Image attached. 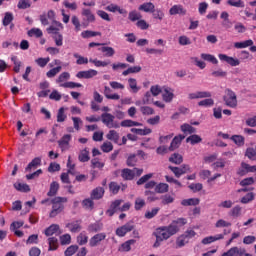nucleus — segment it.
<instances>
[{"label":"nucleus","instance_id":"obj_46","mask_svg":"<svg viewBox=\"0 0 256 256\" xmlns=\"http://www.w3.org/2000/svg\"><path fill=\"white\" fill-rule=\"evenodd\" d=\"M109 191L112 193V195H117L119 191H121V185L117 182H110L109 183Z\"/></svg>","mask_w":256,"mask_h":256},{"label":"nucleus","instance_id":"obj_30","mask_svg":"<svg viewBox=\"0 0 256 256\" xmlns=\"http://www.w3.org/2000/svg\"><path fill=\"white\" fill-rule=\"evenodd\" d=\"M173 97H175L173 92L169 91V88H165L162 94L163 101H165V103H171V101H173Z\"/></svg>","mask_w":256,"mask_h":256},{"label":"nucleus","instance_id":"obj_7","mask_svg":"<svg viewBox=\"0 0 256 256\" xmlns=\"http://www.w3.org/2000/svg\"><path fill=\"white\" fill-rule=\"evenodd\" d=\"M122 203H123V200H121V199L114 200L110 204V207L106 211V214L109 215V217H113V215H115V213H117V211H119V209H121Z\"/></svg>","mask_w":256,"mask_h":256},{"label":"nucleus","instance_id":"obj_29","mask_svg":"<svg viewBox=\"0 0 256 256\" xmlns=\"http://www.w3.org/2000/svg\"><path fill=\"white\" fill-rule=\"evenodd\" d=\"M81 37L82 39H91V37H101V32L86 30L81 32Z\"/></svg>","mask_w":256,"mask_h":256},{"label":"nucleus","instance_id":"obj_56","mask_svg":"<svg viewBox=\"0 0 256 256\" xmlns=\"http://www.w3.org/2000/svg\"><path fill=\"white\" fill-rule=\"evenodd\" d=\"M146 203L143 198H136L134 203V209L135 211H141L143 207H145Z\"/></svg>","mask_w":256,"mask_h":256},{"label":"nucleus","instance_id":"obj_40","mask_svg":"<svg viewBox=\"0 0 256 256\" xmlns=\"http://www.w3.org/2000/svg\"><path fill=\"white\" fill-rule=\"evenodd\" d=\"M103 229V224L96 222L88 226L89 233H99Z\"/></svg>","mask_w":256,"mask_h":256},{"label":"nucleus","instance_id":"obj_10","mask_svg":"<svg viewBox=\"0 0 256 256\" xmlns=\"http://www.w3.org/2000/svg\"><path fill=\"white\" fill-rule=\"evenodd\" d=\"M97 74H98L97 70L90 69L86 71H79L76 74V77L78 79H93V77H97Z\"/></svg>","mask_w":256,"mask_h":256},{"label":"nucleus","instance_id":"obj_36","mask_svg":"<svg viewBox=\"0 0 256 256\" xmlns=\"http://www.w3.org/2000/svg\"><path fill=\"white\" fill-rule=\"evenodd\" d=\"M141 66H131L128 69L124 70L122 72V75L124 77H127V75H131L132 73H141Z\"/></svg>","mask_w":256,"mask_h":256},{"label":"nucleus","instance_id":"obj_48","mask_svg":"<svg viewBox=\"0 0 256 256\" xmlns=\"http://www.w3.org/2000/svg\"><path fill=\"white\" fill-rule=\"evenodd\" d=\"M169 191V184L167 183H159L155 187L156 193H167Z\"/></svg>","mask_w":256,"mask_h":256},{"label":"nucleus","instance_id":"obj_11","mask_svg":"<svg viewBox=\"0 0 256 256\" xmlns=\"http://www.w3.org/2000/svg\"><path fill=\"white\" fill-rule=\"evenodd\" d=\"M170 15H187V9L181 4L174 5L169 10Z\"/></svg>","mask_w":256,"mask_h":256},{"label":"nucleus","instance_id":"obj_38","mask_svg":"<svg viewBox=\"0 0 256 256\" xmlns=\"http://www.w3.org/2000/svg\"><path fill=\"white\" fill-rule=\"evenodd\" d=\"M241 211H243V208L240 205H236L230 210L229 215L237 219V217H241Z\"/></svg>","mask_w":256,"mask_h":256},{"label":"nucleus","instance_id":"obj_24","mask_svg":"<svg viewBox=\"0 0 256 256\" xmlns=\"http://www.w3.org/2000/svg\"><path fill=\"white\" fill-rule=\"evenodd\" d=\"M48 251H57L59 248V240L56 237L48 238Z\"/></svg>","mask_w":256,"mask_h":256},{"label":"nucleus","instance_id":"obj_35","mask_svg":"<svg viewBox=\"0 0 256 256\" xmlns=\"http://www.w3.org/2000/svg\"><path fill=\"white\" fill-rule=\"evenodd\" d=\"M58 191H59V184L54 181L50 184V190L48 191L47 196L55 197V195H57Z\"/></svg>","mask_w":256,"mask_h":256},{"label":"nucleus","instance_id":"obj_33","mask_svg":"<svg viewBox=\"0 0 256 256\" xmlns=\"http://www.w3.org/2000/svg\"><path fill=\"white\" fill-rule=\"evenodd\" d=\"M201 59H203L204 61H208V63H212L213 65H217V63H219V60H217V58L212 54L202 53Z\"/></svg>","mask_w":256,"mask_h":256},{"label":"nucleus","instance_id":"obj_27","mask_svg":"<svg viewBox=\"0 0 256 256\" xmlns=\"http://www.w3.org/2000/svg\"><path fill=\"white\" fill-rule=\"evenodd\" d=\"M98 51L104 53V57H113V55H115V49L110 46H103L98 48Z\"/></svg>","mask_w":256,"mask_h":256},{"label":"nucleus","instance_id":"obj_55","mask_svg":"<svg viewBox=\"0 0 256 256\" xmlns=\"http://www.w3.org/2000/svg\"><path fill=\"white\" fill-rule=\"evenodd\" d=\"M151 13L153 19H158L159 21H163V18L165 17V13H163L161 9L154 8Z\"/></svg>","mask_w":256,"mask_h":256},{"label":"nucleus","instance_id":"obj_42","mask_svg":"<svg viewBox=\"0 0 256 256\" xmlns=\"http://www.w3.org/2000/svg\"><path fill=\"white\" fill-rule=\"evenodd\" d=\"M60 87H63L64 89H75V88L83 87V84L70 81V82H65L60 84Z\"/></svg>","mask_w":256,"mask_h":256},{"label":"nucleus","instance_id":"obj_32","mask_svg":"<svg viewBox=\"0 0 256 256\" xmlns=\"http://www.w3.org/2000/svg\"><path fill=\"white\" fill-rule=\"evenodd\" d=\"M170 163H174V165H181L183 163V156L179 153H174L169 158Z\"/></svg>","mask_w":256,"mask_h":256},{"label":"nucleus","instance_id":"obj_28","mask_svg":"<svg viewBox=\"0 0 256 256\" xmlns=\"http://www.w3.org/2000/svg\"><path fill=\"white\" fill-rule=\"evenodd\" d=\"M128 19L129 21H132V23H135V21L143 19V15H141L137 10H132L128 13Z\"/></svg>","mask_w":256,"mask_h":256},{"label":"nucleus","instance_id":"obj_47","mask_svg":"<svg viewBox=\"0 0 256 256\" xmlns=\"http://www.w3.org/2000/svg\"><path fill=\"white\" fill-rule=\"evenodd\" d=\"M39 166H41V158L36 157L27 165L26 171H31L32 168H36Z\"/></svg>","mask_w":256,"mask_h":256},{"label":"nucleus","instance_id":"obj_57","mask_svg":"<svg viewBox=\"0 0 256 256\" xmlns=\"http://www.w3.org/2000/svg\"><path fill=\"white\" fill-rule=\"evenodd\" d=\"M73 56L75 57V59H77V65H87V63H89V59L87 57H83L77 53H75Z\"/></svg>","mask_w":256,"mask_h":256},{"label":"nucleus","instance_id":"obj_31","mask_svg":"<svg viewBox=\"0 0 256 256\" xmlns=\"http://www.w3.org/2000/svg\"><path fill=\"white\" fill-rule=\"evenodd\" d=\"M251 45H253V40H251V39L245 40L243 42H235L234 43V47L236 49H247V47H251Z\"/></svg>","mask_w":256,"mask_h":256},{"label":"nucleus","instance_id":"obj_20","mask_svg":"<svg viewBox=\"0 0 256 256\" xmlns=\"http://www.w3.org/2000/svg\"><path fill=\"white\" fill-rule=\"evenodd\" d=\"M106 138L108 139V141H113V143H116V145H121V144H119V132L118 131L110 130L107 133Z\"/></svg>","mask_w":256,"mask_h":256},{"label":"nucleus","instance_id":"obj_51","mask_svg":"<svg viewBox=\"0 0 256 256\" xmlns=\"http://www.w3.org/2000/svg\"><path fill=\"white\" fill-rule=\"evenodd\" d=\"M245 157H248L250 161H256V146L254 148H247L245 152Z\"/></svg>","mask_w":256,"mask_h":256},{"label":"nucleus","instance_id":"obj_3","mask_svg":"<svg viewBox=\"0 0 256 256\" xmlns=\"http://www.w3.org/2000/svg\"><path fill=\"white\" fill-rule=\"evenodd\" d=\"M101 121L108 129H119L121 127L119 122L115 121V116L111 113H103L101 115Z\"/></svg>","mask_w":256,"mask_h":256},{"label":"nucleus","instance_id":"obj_53","mask_svg":"<svg viewBox=\"0 0 256 256\" xmlns=\"http://www.w3.org/2000/svg\"><path fill=\"white\" fill-rule=\"evenodd\" d=\"M121 127H141V123L133 120H124L120 123Z\"/></svg>","mask_w":256,"mask_h":256},{"label":"nucleus","instance_id":"obj_9","mask_svg":"<svg viewBox=\"0 0 256 256\" xmlns=\"http://www.w3.org/2000/svg\"><path fill=\"white\" fill-rule=\"evenodd\" d=\"M218 58L220 59V61H224L225 63H228V65H231V67H237L241 64L239 59L227 56V54H219Z\"/></svg>","mask_w":256,"mask_h":256},{"label":"nucleus","instance_id":"obj_50","mask_svg":"<svg viewBox=\"0 0 256 256\" xmlns=\"http://www.w3.org/2000/svg\"><path fill=\"white\" fill-rule=\"evenodd\" d=\"M71 23L74 25V30L76 33H79V31H81V21L79 20V17L73 15L71 17Z\"/></svg>","mask_w":256,"mask_h":256},{"label":"nucleus","instance_id":"obj_5","mask_svg":"<svg viewBox=\"0 0 256 256\" xmlns=\"http://www.w3.org/2000/svg\"><path fill=\"white\" fill-rule=\"evenodd\" d=\"M133 229H135V224H133V222H128L116 229V235L117 237H125L126 233H131Z\"/></svg>","mask_w":256,"mask_h":256},{"label":"nucleus","instance_id":"obj_64","mask_svg":"<svg viewBox=\"0 0 256 256\" xmlns=\"http://www.w3.org/2000/svg\"><path fill=\"white\" fill-rule=\"evenodd\" d=\"M136 27L142 31H147V29H149V23L140 18V20L136 22Z\"/></svg>","mask_w":256,"mask_h":256},{"label":"nucleus","instance_id":"obj_60","mask_svg":"<svg viewBox=\"0 0 256 256\" xmlns=\"http://www.w3.org/2000/svg\"><path fill=\"white\" fill-rule=\"evenodd\" d=\"M88 241H89V236H87L85 233H80L77 236L78 245H87Z\"/></svg>","mask_w":256,"mask_h":256},{"label":"nucleus","instance_id":"obj_6","mask_svg":"<svg viewBox=\"0 0 256 256\" xmlns=\"http://www.w3.org/2000/svg\"><path fill=\"white\" fill-rule=\"evenodd\" d=\"M105 10L109 11V13H119L122 17H127L128 15L127 9L113 3L106 6Z\"/></svg>","mask_w":256,"mask_h":256},{"label":"nucleus","instance_id":"obj_19","mask_svg":"<svg viewBox=\"0 0 256 256\" xmlns=\"http://www.w3.org/2000/svg\"><path fill=\"white\" fill-rule=\"evenodd\" d=\"M155 9V4L153 2H145L138 7V11H143L144 13H152Z\"/></svg>","mask_w":256,"mask_h":256},{"label":"nucleus","instance_id":"obj_4","mask_svg":"<svg viewBox=\"0 0 256 256\" xmlns=\"http://www.w3.org/2000/svg\"><path fill=\"white\" fill-rule=\"evenodd\" d=\"M223 100L227 107H231L232 109H235V107H237V94H235L233 90L227 89L226 95L223 97Z\"/></svg>","mask_w":256,"mask_h":256},{"label":"nucleus","instance_id":"obj_41","mask_svg":"<svg viewBox=\"0 0 256 256\" xmlns=\"http://www.w3.org/2000/svg\"><path fill=\"white\" fill-rule=\"evenodd\" d=\"M14 188L17 191H21V193H29V191H31V188L29 187V185L23 184V183H15Z\"/></svg>","mask_w":256,"mask_h":256},{"label":"nucleus","instance_id":"obj_59","mask_svg":"<svg viewBox=\"0 0 256 256\" xmlns=\"http://www.w3.org/2000/svg\"><path fill=\"white\" fill-rule=\"evenodd\" d=\"M227 4L230 5V7H237V8L245 7V2H243V0H228Z\"/></svg>","mask_w":256,"mask_h":256},{"label":"nucleus","instance_id":"obj_15","mask_svg":"<svg viewBox=\"0 0 256 256\" xmlns=\"http://www.w3.org/2000/svg\"><path fill=\"white\" fill-rule=\"evenodd\" d=\"M183 139H185V136H183V135L175 136L173 138L168 150L175 151V149H179V146L181 145V141H183Z\"/></svg>","mask_w":256,"mask_h":256},{"label":"nucleus","instance_id":"obj_13","mask_svg":"<svg viewBox=\"0 0 256 256\" xmlns=\"http://www.w3.org/2000/svg\"><path fill=\"white\" fill-rule=\"evenodd\" d=\"M71 141V134H65L59 141L58 145L62 151L69 149V142Z\"/></svg>","mask_w":256,"mask_h":256},{"label":"nucleus","instance_id":"obj_18","mask_svg":"<svg viewBox=\"0 0 256 256\" xmlns=\"http://www.w3.org/2000/svg\"><path fill=\"white\" fill-rule=\"evenodd\" d=\"M56 26L51 25L49 28H47V33L49 35H59L60 29H63V24L61 22H54Z\"/></svg>","mask_w":256,"mask_h":256},{"label":"nucleus","instance_id":"obj_54","mask_svg":"<svg viewBox=\"0 0 256 256\" xmlns=\"http://www.w3.org/2000/svg\"><path fill=\"white\" fill-rule=\"evenodd\" d=\"M61 66H57L55 68L50 69L47 73L46 76L48 77V79H53V77H55L56 75H58V73H61Z\"/></svg>","mask_w":256,"mask_h":256},{"label":"nucleus","instance_id":"obj_8","mask_svg":"<svg viewBox=\"0 0 256 256\" xmlns=\"http://www.w3.org/2000/svg\"><path fill=\"white\" fill-rule=\"evenodd\" d=\"M105 239H107V234L98 233L90 238L89 245L90 247H97V245H100L101 241H105Z\"/></svg>","mask_w":256,"mask_h":256},{"label":"nucleus","instance_id":"obj_63","mask_svg":"<svg viewBox=\"0 0 256 256\" xmlns=\"http://www.w3.org/2000/svg\"><path fill=\"white\" fill-rule=\"evenodd\" d=\"M129 87L132 89L133 93H139V87L137 86V79L129 78L128 79Z\"/></svg>","mask_w":256,"mask_h":256},{"label":"nucleus","instance_id":"obj_37","mask_svg":"<svg viewBox=\"0 0 256 256\" xmlns=\"http://www.w3.org/2000/svg\"><path fill=\"white\" fill-rule=\"evenodd\" d=\"M203 138L197 134H192L186 139V143H191V145H197V143H201Z\"/></svg>","mask_w":256,"mask_h":256},{"label":"nucleus","instance_id":"obj_16","mask_svg":"<svg viewBox=\"0 0 256 256\" xmlns=\"http://www.w3.org/2000/svg\"><path fill=\"white\" fill-rule=\"evenodd\" d=\"M66 228L69 229L70 233H79L81 231V222L74 221L66 224Z\"/></svg>","mask_w":256,"mask_h":256},{"label":"nucleus","instance_id":"obj_23","mask_svg":"<svg viewBox=\"0 0 256 256\" xmlns=\"http://www.w3.org/2000/svg\"><path fill=\"white\" fill-rule=\"evenodd\" d=\"M58 231H59V225L52 224L45 229L44 234L46 235V237H51L53 235H56Z\"/></svg>","mask_w":256,"mask_h":256},{"label":"nucleus","instance_id":"obj_2","mask_svg":"<svg viewBox=\"0 0 256 256\" xmlns=\"http://www.w3.org/2000/svg\"><path fill=\"white\" fill-rule=\"evenodd\" d=\"M68 199L67 197H55L53 198L50 203L52 204V210L49 214L50 218H54L57 217V215H59V213H61L63 211V209H65V205H63V203H67Z\"/></svg>","mask_w":256,"mask_h":256},{"label":"nucleus","instance_id":"obj_58","mask_svg":"<svg viewBox=\"0 0 256 256\" xmlns=\"http://www.w3.org/2000/svg\"><path fill=\"white\" fill-rule=\"evenodd\" d=\"M79 250V246L77 245H71L69 246L65 252H64V255L65 256H73L74 254L77 253V251Z\"/></svg>","mask_w":256,"mask_h":256},{"label":"nucleus","instance_id":"obj_44","mask_svg":"<svg viewBox=\"0 0 256 256\" xmlns=\"http://www.w3.org/2000/svg\"><path fill=\"white\" fill-rule=\"evenodd\" d=\"M95 201L92 198H86L82 201V207H84V209H89L90 211H92V209L95 207Z\"/></svg>","mask_w":256,"mask_h":256},{"label":"nucleus","instance_id":"obj_52","mask_svg":"<svg viewBox=\"0 0 256 256\" xmlns=\"http://www.w3.org/2000/svg\"><path fill=\"white\" fill-rule=\"evenodd\" d=\"M137 155L136 154H130L126 160V165L128 167H135L137 165Z\"/></svg>","mask_w":256,"mask_h":256},{"label":"nucleus","instance_id":"obj_25","mask_svg":"<svg viewBox=\"0 0 256 256\" xmlns=\"http://www.w3.org/2000/svg\"><path fill=\"white\" fill-rule=\"evenodd\" d=\"M135 243H136V241L134 239L127 240L126 242L121 244L119 251L128 253V251H131V245H135Z\"/></svg>","mask_w":256,"mask_h":256},{"label":"nucleus","instance_id":"obj_34","mask_svg":"<svg viewBox=\"0 0 256 256\" xmlns=\"http://www.w3.org/2000/svg\"><path fill=\"white\" fill-rule=\"evenodd\" d=\"M231 141L235 143L238 147H243L245 145V137L241 135H233L231 136Z\"/></svg>","mask_w":256,"mask_h":256},{"label":"nucleus","instance_id":"obj_21","mask_svg":"<svg viewBox=\"0 0 256 256\" xmlns=\"http://www.w3.org/2000/svg\"><path fill=\"white\" fill-rule=\"evenodd\" d=\"M82 15L86 17L87 23H95V14L91 12V9L83 8Z\"/></svg>","mask_w":256,"mask_h":256},{"label":"nucleus","instance_id":"obj_39","mask_svg":"<svg viewBox=\"0 0 256 256\" xmlns=\"http://www.w3.org/2000/svg\"><path fill=\"white\" fill-rule=\"evenodd\" d=\"M251 201H255V193L253 192L247 193L240 199V203L243 205H247V203H251Z\"/></svg>","mask_w":256,"mask_h":256},{"label":"nucleus","instance_id":"obj_43","mask_svg":"<svg viewBox=\"0 0 256 256\" xmlns=\"http://www.w3.org/2000/svg\"><path fill=\"white\" fill-rule=\"evenodd\" d=\"M215 105V100L213 98H206L198 102V107H213Z\"/></svg>","mask_w":256,"mask_h":256},{"label":"nucleus","instance_id":"obj_14","mask_svg":"<svg viewBox=\"0 0 256 256\" xmlns=\"http://www.w3.org/2000/svg\"><path fill=\"white\" fill-rule=\"evenodd\" d=\"M121 177L124 181H133L135 179V172L133 169L124 168L121 171Z\"/></svg>","mask_w":256,"mask_h":256},{"label":"nucleus","instance_id":"obj_45","mask_svg":"<svg viewBox=\"0 0 256 256\" xmlns=\"http://www.w3.org/2000/svg\"><path fill=\"white\" fill-rule=\"evenodd\" d=\"M181 132L193 135V133H197V129H195V127L191 126L190 124H183L181 125Z\"/></svg>","mask_w":256,"mask_h":256},{"label":"nucleus","instance_id":"obj_17","mask_svg":"<svg viewBox=\"0 0 256 256\" xmlns=\"http://www.w3.org/2000/svg\"><path fill=\"white\" fill-rule=\"evenodd\" d=\"M113 90L109 88V86L104 87V95L106 99H111L112 101H119L121 96L119 94H111Z\"/></svg>","mask_w":256,"mask_h":256},{"label":"nucleus","instance_id":"obj_62","mask_svg":"<svg viewBox=\"0 0 256 256\" xmlns=\"http://www.w3.org/2000/svg\"><path fill=\"white\" fill-rule=\"evenodd\" d=\"M161 211L159 207L153 208L151 211H147L144 215L145 219H153Z\"/></svg>","mask_w":256,"mask_h":256},{"label":"nucleus","instance_id":"obj_61","mask_svg":"<svg viewBox=\"0 0 256 256\" xmlns=\"http://www.w3.org/2000/svg\"><path fill=\"white\" fill-rule=\"evenodd\" d=\"M101 151L103 153H111L113 151V143L106 141L101 145Z\"/></svg>","mask_w":256,"mask_h":256},{"label":"nucleus","instance_id":"obj_26","mask_svg":"<svg viewBox=\"0 0 256 256\" xmlns=\"http://www.w3.org/2000/svg\"><path fill=\"white\" fill-rule=\"evenodd\" d=\"M90 159L91 157L89 156V150H87V148L80 151L78 155V160L80 161V163H87Z\"/></svg>","mask_w":256,"mask_h":256},{"label":"nucleus","instance_id":"obj_12","mask_svg":"<svg viewBox=\"0 0 256 256\" xmlns=\"http://www.w3.org/2000/svg\"><path fill=\"white\" fill-rule=\"evenodd\" d=\"M104 195L105 189L103 187H96L95 189L92 190L90 197L95 201H99V199H103Z\"/></svg>","mask_w":256,"mask_h":256},{"label":"nucleus","instance_id":"obj_22","mask_svg":"<svg viewBox=\"0 0 256 256\" xmlns=\"http://www.w3.org/2000/svg\"><path fill=\"white\" fill-rule=\"evenodd\" d=\"M200 202L201 200H199V198H189L182 200L181 205H183V207H196V205H199Z\"/></svg>","mask_w":256,"mask_h":256},{"label":"nucleus","instance_id":"obj_1","mask_svg":"<svg viewBox=\"0 0 256 256\" xmlns=\"http://www.w3.org/2000/svg\"><path fill=\"white\" fill-rule=\"evenodd\" d=\"M187 225V219L178 218L172 221L168 226L158 227L153 235L156 238V241L153 244V247L157 249V247H161L162 241H167V239H171L173 235H177L179 231H181V227H185Z\"/></svg>","mask_w":256,"mask_h":256},{"label":"nucleus","instance_id":"obj_49","mask_svg":"<svg viewBox=\"0 0 256 256\" xmlns=\"http://www.w3.org/2000/svg\"><path fill=\"white\" fill-rule=\"evenodd\" d=\"M13 19H14L13 13L6 12L2 21L4 27L11 25V23H13Z\"/></svg>","mask_w":256,"mask_h":256}]
</instances>
